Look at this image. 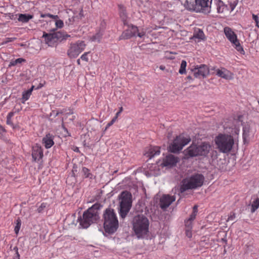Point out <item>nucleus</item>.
<instances>
[{
    "label": "nucleus",
    "instance_id": "obj_1",
    "mask_svg": "<svg viewBox=\"0 0 259 259\" xmlns=\"http://www.w3.org/2000/svg\"><path fill=\"white\" fill-rule=\"evenodd\" d=\"M104 228L109 234L114 233L118 228V221L113 209L107 208L104 213Z\"/></svg>",
    "mask_w": 259,
    "mask_h": 259
},
{
    "label": "nucleus",
    "instance_id": "obj_2",
    "mask_svg": "<svg viewBox=\"0 0 259 259\" xmlns=\"http://www.w3.org/2000/svg\"><path fill=\"white\" fill-rule=\"evenodd\" d=\"M99 204L96 203L84 212L82 217H80L79 220L80 225L82 228H87L97 221L99 219Z\"/></svg>",
    "mask_w": 259,
    "mask_h": 259
},
{
    "label": "nucleus",
    "instance_id": "obj_3",
    "mask_svg": "<svg viewBox=\"0 0 259 259\" xmlns=\"http://www.w3.org/2000/svg\"><path fill=\"white\" fill-rule=\"evenodd\" d=\"M149 221L143 215L135 216L133 220V229L138 238H143L148 232Z\"/></svg>",
    "mask_w": 259,
    "mask_h": 259
},
{
    "label": "nucleus",
    "instance_id": "obj_4",
    "mask_svg": "<svg viewBox=\"0 0 259 259\" xmlns=\"http://www.w3.org/2000/svg\"><path fill=\"white\" fill-rule=\"evenodd\" d=\"M204 177L201 174H196L190 178L184 179L180 187L181 193H184L189 189H194L203 185Z\"/></svg>",
    "mask_w": 259,
    "mask_h": 259
},
{
    "label": "nucleus",
    "instance_id": "obj_5",
    "mask_svg": "<svg viewBox=\"0 0 259 259\" xmlns=\"http://www.w3.org/2000/svg\"><path fill=\"white\" fill-rule=\"evenodd\" d=\"M211 148V145L206 142H203L199 146L192 144L185 150V155L186 156L190 157L197 156H206L209 152Z\"/></svg>",
    "mask_w": 259,
    "mask_h": 259
},
{
    "label": "nucleus",
    "instance_id": "obj_6",
    "mask_svg": "<svg viewBox=\"0 0 259 259\" xmlns=\"http://www.w3.org/2000/svg\"><path fill=\"white\" fill-rule=\"evenodd\" d=\"M215 142L219 150L224 153L230 152L234 143L233 137L225 134H219L215 138Z\"/></svg>",
    "mask_w": 259,
    "mask_h": 259
},
{
    "label": "nucleus",
    "instance_id": "obj_7",
    "mask_svg": "<svg viewBox=\"0 0 259 259\" xmlns=\"http://www.w3.org/2000/svg\"><path fill=\"white\" fill-rule=\"evenodd\" d=\"M120 200L119 213L120 217L124 219L129 212L132 204V195L127 191L121 192L119 196Z\"/></svg>",
    "mask_w": 259,
    "mask_h": 259
},
{
    "label": "nucleus",
    "instance_id": "obj_8",
    "mask_svg": "<svg viewBox=\"0 0 259 259\" xmlns=\"http://www.w3.org/2000/svg\"><path fill=\"white\" fill-rule=\"evenodd\" d=\"M211 4V2H209V0H195V5H191V7L187 8L190 10L206 14L210 12Z\"/></svg>",
    "mask_w": 259,
    "mask_h": 259
},
{
    "label": "nucleus",
    "instance_id": "obj_9",
    "mask_svg": "<svg viewBox=\"0 0 259 259\" xmlns=\"http://www.w3.org/2000/svg\"><path fill=\"white\" fill-rule=\"evenodd\" d=\"M85 46L84 42L81 40L71 43L67 50V56L71 59L76 58L84 50Z\"/></svg>",
    "mask_w": 259,
    "mask_h": 259
},
{
    "label": "nucleus",
    "instance_id": "obj_10",
    "mask_svg": "<svg viewBox=\"0 0 259 259\" xmlns=\"http://www.w3.org/2000/svg\"><path fill=\"white\" fill-rule=\"evenodd\" d=\"M191 141L189 137L185 138L183 136H177L173 143L169 145V150L172 153H177L182 150L184 146L188 144Z\"/></svg>",
    "mask_w": 259,
    "mask_h": 259
},
{
    "label": "nucleus",
    "instance_id": "obj_11",
    "mask_svg": "<svg viewBox=\"0 0 259 259\" xmlns=\"http://www.w3.org/2000/svg\"><path fill=\"white\" fill-rule=\"evenodd\" d=\"M146 32L142 29L140 30L137 26L132 25L128 26V29L124 30L120 35V39H127L133 36H138L142 37L145 35Z\"/></svg>",
    "mask_w": 259,
    "mask_h": 259
},
{
    "label": "nucleus",
    "instance_id": "obj_12",
    "mask_svg": "<svg viewBox=\"0 0 259 259\" xmlns=\"http://www.w3.org/2000/svg\"><path fill=\"white\" fill-rule=\"evenodd\" d=\"M70 35L65 34L64 32L62 31H57L53 33H44L43 37H45L46 43L49 46H54V44L56 42L57 40L59 39H66Z\"/></svg>",
    "mask_w": 259,
    "mask_h": 259
},
{
    "label": "nucleus",
    "instance_id": "obj_13",
    "mask_svg": "<svg viewBox=\"0 0 259 259\" xmlns=\"http://www.w3.org/2000/svg\"><path fill=\"white\" fill-rule=\"evenodd\" d=\"M224 30L226 36L235 46L236 49L241 54H244V51L240 45L237 36L234 31L228 27H225Z\"/></svg>",
    "mask_w": 259,
    "mask_h": 259
},
{
    "label": "nucleus",
    "instance_id": "obj_14",
    "mask_svg": "<svg viewBox=\"0 0 259 259\" xmlns=\"http://www.w3.org/2000/svg\"><path fill=\"white\" fill-rule=\"evenodd\" d=\"M193 72L194 76L196 78H204L209 73V70L207 65L201 64L196 66L193 69H191Z\"/></svg>",
    "mask_w": 259,
    "mask_h": 259
},
{
    "label": "nucleus",
    "instance_id": "obj_15",
    "mask_svg": "<svg viewBox=\"0 0 259 259\" xmlns=\"http://www.w3.org/2000/svg\"><path fill=\"white\" fill-rule=\"evenodd\" d=\"M212 8L215 9L218 13L223 15L227 14L229 11L228 6L222 0H213Z\"/></svg>",
    "mask_w": 259,
    "mask_h": 259
},
{
    "label": "nucleus",
    "instance_id": "obj_16",
    "mask_svg": "<svg viewBox=\"0 0 259 259\" xmlns=\"http://www.w3.org/2000/svg\"><path fill=\"white\" fill-rule=\"evenodd\" d=\"M175 197L169 195H163L160 199V207L164 209L168 207L174 201H175Z\"/></svg>",
    "mask_w": 259,
    "mask_h": 259
},
{
    "label": "nucleus",
    "instance_id": "obj_17",
    "mask_svg": "<svg viewBox=\"0 0 259 259\" xmlns=\"http://www.w3.org/2000/svg\"><path fill=\"white\" fill-rule=\"evenodd\" d=\"M178 161L179 159L177 157L169 154L163 159L162 164L164 166L171 167L175 165Z\"/></svg>",
    "mask_w": 259,
    "mask_h": 259
},
{
    "label": "nucleus",
    "instance_id": "obj_18",
    "mask_svg": "<svg viewBox=\"0 0 259 259\" xmlns=\"http://www.w3.org/2000/svg\"><path fill=\"white\" fill-rule=\"evenodd\" d=\"M32 156L33 159L39 160L43 156V151L41 147L38 144H36L32 148Z\"/></svg>",
    "mask_w": 259,
    "mask_h": 259
},
{
    "label": "nucleus",
    "instance_id": "obj_19",
    "mask_svg": "<svg viewBox=\"0 0 259 259\" xmlns=\"http://www.w3.org/2000/svg\"><path fill=\"white\" fill-rule=\"evenodd\" d=\"M217 75L228 80H231L233 78V74L225 68L222 69L221 70H217Z\"/></svg>",
    "mask_w": 259,
    "mask_h": 259
},
{
    "label": "nucleus",
    "instance_id": "obj_20",
    "mask_svg": "<svg viewBox=\"0 0 259 259\" xmlns=\"http://www.w3.org/2000/svg\"><path fill=\"white\" fill-rule=\"evenodd\" d=\"M160 147L157 146H151L148 149L147 152L145 153L149 158H152L155 155H157L160 154Z\"/></svg>",
    "mask_w": 259,
    "mask_h": 259
},
{
    "label": "nucleus",
    "instance_id": "obj_21",
    "mask_svg": "<svg viewBox=\"0 0 259 259\" xmlns=\"http://www.w3.org/2000/svg\"><path fill=\"white\" fill-rule=\"evenodd\" d=\"M54 136L50 134H47L42 139V143L47 149L51 148L54 144Z\"/></svg>",
    "mask_w": 259,
    "mask_h": 259
},
{
    "label": "nucleus",
    "instance_id": "obj_22",
    "mask_svg": "<svg viewBox=\"0 0 259 259\" xmlns=\"http://www.w3.org/2000/svg\"><path fill=\"white\" fill-rule=\"evenodd\" d=\"M251 138L250 128L248 124H245L243 128V139L244 144L248 143Z\"/></svg>",
    "mask_w": 259,
    "mask_h": 259
},
{
    "label": "nucleus",
    "instance_id": "obj_23",
    "mask_svg": "<svg viewBox=\"0 0 259 259\" xmlns=\"http://www.w3.org/2000/svg\"><path fill=\"white\" fill-rule=\"evenodd\" d=\"M119 13L120 17L124 24V25H127V15L125 8L121 5H119Z\"/></svg>",
    "mask_w": 259,
    "mask_h": 259
},
{
    "label": "nucleus",
    "instance_id": "obj_24",
    "mask_svg": "<svg viewBox=\"0 0 259 259\" xmlns=\"http://www.w3.org/2000/svg\"><path fill=\"white\" fill-rule=\"evenodd\" d=\"M193 37L203 40L205 39V35L201 29L197 28L195 30Z\"/></svg>",
    "mask_w": 259,
    "mask_h": 259
},
{
    "label": "nucleus",
    "instance_id": "obj_25",
    "mask_svg": "<svg viewBox=\"0 0 259 259\" xmlns=\"http://www.w3.org/2000/svg\"><path fill=\"white\" fill-rule=\"evenodd\" d=\"M32 18L33 16L31 15L21 14L19 15L18 20L20 22L26 23Z\"/></svg>",
    "mask_w": 259,
    "mask_h": 259
},
{
    "label": "nucleus",
    "instance_id": "obj_26",
    "mask_svg": "<svg viewBox=\"0 0 259 259\" xmlns=\"http://www.w3.org/2000/svg\"><path fill=\"white\" fill-rule=\"evenodd\" d=\"M26 60L22 58H18L16 60H11L10 64L9 65V67H11L12 66H14L17 65L18 64H21L23 62H25Z\"/></svg>",
    "mask_w": 259,
    "mask_h": 259
},
{
    "label": "nucleus",
    "instance_id": "obj_27",
    "mask_svg": "<svg viewBox=\"0 0 259 259\" xmlns=\"http://www.w3.org/2000/svg\"><path fill=\"white\" fill-rule=\"evenodd\" d=\"M104 28L102 30H100L95 35L92 37L93 41H97L99 42L103 34Z\"/></svg>",
    "mask_w": 259,
    "mask_h": 259
},
{
    "label": "nucleus",
    "instance_id": "obj_28",
    "mask_svg": "<svg viewBox=\"0 0 259 259\" xmlns=\"http://www.w3.org/2000/svg\"><path fill=\"white\" fill-rule=\"evenodd\" d=\"M259 207V198H257L253 201L251 204V212H254Z\"/></svg>",
    "mask_w": 259,
    "mask_h": 259
},
{
    "label": "nucleus",
    "instance_id": "obj_29",
    "mask_svg": "<svg viewBox=\"0 0 259 259\" xmlns=\"http://www.w3.org/2000/svg\"><path fill=\"white\" fill-rule=\"evenodd\" d=\"M187 66V62L185 60H182L180 68L179 69V72L181 74L186 73V67Z\"/></svg>",
    "mask_w": 259,
    "mask_h": 259
},
{
    "label": "nucleus",
    "instance_id": "obj_30",
    "mask_svg": "<svg viewBox=\"0 0 259 259\" xmlns=\"http://www.w3.org/2000/svg\"><path fill=\"white\" fill-rule=\"evenodd\" d=\"M14 113L13 112H10L8 115H7V124L8 125H10L11 126H12L13 128H14V124L13 123V122L12 121V117L13 116Z\"/></svg>",
    "mask_w": 259,
    "mask_h": 259
},
{
    "label": "nucleus",
    "instance_id": "obj_31",
    "mask_svg": "<svg viewBox=\"0 0 259 259\" xmlns=\"http://www.w3.org/2000/svg\"><path fill=\"white\" fill-rule=\"evenodd\" d=\"M33 88V87H32L31 89H30L29 90H28L27 91H26V92H25L23 94L22 97H23V99H24L25 100H27L28 99L29 97H30V96L31 95Z\"/></svg>",
    "mask_w": 259,
    "mask_h": 259
},
{
    "label": "nucleus",
    "instance_id": "obj_32",
    "mask_svg": "<svg viewBox=\"0 0 259 259\" xmlns=\"http://www.w3.org/2000/svg\"><path fill=\"white\" fill-rule=\"evenodd\" d=\"M21 220L19 219H17L16 225L14 229V231L16 234H17L19 232V231L20 227H21Z\"/></svg>",
    "mask_w": 259,
    "mask_h": 259
},
{
    "label": "nucleus",
    "instance_id": "obj_33",
    "mask_svg": "<svg viewBox=\"0 0 259 259\" xmlns=\"http://www.w3.org/2000/svg\"><path fill=\"white\" fill-rule=\"evenodd\" d=\"M192 221H190L188 219L185 221V226L186 227L187 231H190V230L192 229Z\"/></svg>",
    "mask_w": 259,
    "mask_h": 259
},
{
    "label": "nucleus",
    "instance_id": "obj_34",
    "mask_svg": "<svg viewBox=\"0 0 259 259\" xmlns=\"http://www.w3.org/2000/svg\"><path fill=\"white\" fill-rule=\"evenodd\" d=\"M219 235H222L224 237L223 238L219 239L220 240V241H221L223 243L226 244L227 241V239H226V235H227L226 233H225V232H222V233H220Z\"/></svg>",
    "mask_w": 259,
    "mask_h": 259
},
{
    "label": "nucleus",
    "instance_id": "obj_35",
    "mask_svg": "<svg viewBox=\"0 0 259 259\" xmlns=\"http://www.w3.org/2000/svg\"><path fill=\"white\" fill-rule=\"evenodd\" d=\"M117 116H115L106 125L105 131H106L109 126L112 125L116 121L117 119Z\"/></svg>",
    "mask_w": 259,
    "mask_h": 259
},
{
    "label": "nucleus",
    "instance_id": "obj_36",
    "mask_svg": "<svg viewBox=\"0 0 259 259\" xmlns=\"http://www.w3.org/2000/svg\"><path fill=\"white\" fill-rule=\"evenodd\" d=\"M252 19L255 21L256 26L259 27V17L257 15L252 14Z\"/></svg>",
    "mask_w": 259,
    "mask_h": 259
},
{
    "label": "nucleus",
    "instance_id": "obj_37",
    "mask_svg": "<svg viewBox=\"0 0 259 259\" xmlns=\"http://www.w3.org/2000/svg\"><path fill=\"white\" fill-rule=\"evenodd\" d=\"M46 207V204L42 203L37 208V211L39 213L41 212Z\"/></svg>",
    "mask_w": 259,
    "mask_h": 259
},
{
    "label": "nucleus",
    "instance_id": "obj_38",
    "mask_svg": "<svg viewBox=\"0 0 259 259\" xmlns=\"http://www.w3.org/2000/svg\"><path fill=\"white\" fill-rule=\"evenodd\" d=\"M82 171L83 173V174L85 176V177H89L90 174L89 172V169L88 168L84 167L82 168Z\"/></svg>",
    "mask_w": 259,
    "mask_h": 259
},
{
    "label": "nucleus",
    "instance_id": "obj_39",
    "mask_svg": "<svg viewBox=\"0 0 259 259\" xmlns=\"http://www.w3.org/2000/svg\"><path fill=\"white\" fill-rule=\"evenodd\" d=\"M63 22L61 20H57L56 22V25L58 28H62L63 26Z\"/></svg>",
    "mask_w": 259,
    "mask_h": 259
},
{
    "label": "nucleus",
    "instance_id": "obj_40",
    "mask_svg": "<svg viewBox=\"0 0 259 259\" xmlns=\"http://www.w3.org/2000/svg\"><path fill=\"white\" fill-rule=\"evenodd\" d=\"M89 53V52H85L84 53L83 55H81L80 58L82 60H84L86 62H88L89 59H88V58L87 57L88 54Z\"/></svg>",
    "mask_w": 259,
    "mask_h": 259
},
{
    "label": "nucleus",
    "instance_id": "obj_41",
    "mask_svg": "<svg viewBox=\"0 0 259 259\" xmlns=\"http://www.w3.org/2000/svg\"><path fill=\"white\" fill-rule=\"evenodd\" d=\"M235 219V214L234 213H231L230 214V215L229 216L228 219H227V222H229V221H234Z\"/></svg>",
    "mask_w": 259,
    "mask_h": 259
},
{
    "label": "nucleus",
    "instance_id": "obj_42",
    "mask_svg": "<svg viewBox=\"0 0 259 259\" xmlns=\"http://www.w3.org/2000/svg\"><path fill=\"white\" fill-rule=\"evenodd\" d=\"M16 38L13 37V38H6V40L4 41L2 43V45H4L5 44H7L9 42H11L12 41H13L14 40H15Z\"/></svg>",
    "mask_w": 259,
    "mask_h": 259
},
{
    "label": "nucleus",
    "instance_id": "obj_43",
    "mask_svg": "<svg viewBox=\"0 0 259 259\" xmlns=\"http://www.w3.org/2000/svg\"><path fill=\"white\" fill-rule=\"evenodd\" d=\"M196 214H197V213L192 212V214L190 215V218L188 219V220L193 221L195 219Z\"/></svg>",
    "mask_w": 259,
    "mask_h": 259
},
{
    "label": "nucleus",
    "instance_id": "obj_44",
    "mask_svg": "<svg viewBox=\"0 0 259 259\" xmlns=\"http://www.w3.org/2000/svg\"><path fill=\"white\" fill-rule=\"evenodd\" d=\"M47 17H49L54 19H57L58 18V16L57 15H53L50 14H47Z\"/></svg>",
    "mask_w": 259,
    "mask_h": 259
},
{
    "label": "nucleus",
    "instance_id": "obj_45",
    "mask_svg": "<svg viewBox=\"0 0 259 259\" xmlns=\"http://www.w3.org/2000/svg\"><path fill=\"white\" fill-rule=\"evenodd\" d=\"M191 5H193V4H191V3H189L188 1H186L185 4V7H186V8L188 10H190L189 9H188L187 7H191Z\"/></svg>",
    "mask_w": 259,
    "mask_h": 259
},
{
    "label": "nucleus",
    "instance_id": "obj_46",
    "mask_svg": "<svg viewBox=\"0 0 259 259\" xmlns=\"http://www.w3.org/2000/svg\"><path fill=\"white\" fill-rule=\"evenodd\" d=\"M6 132L5 128L0 124V135H2L3 133Z\"/></svg>",
    "mask_w": 259,
    "mask_h": 259
},
{
    "label": "nucleus",
    "instance_id": "obj_47",
    "mask_svg": "<svg viewBox=\"0 0 259 259\" xmlns=\"http://www.w3.org/2000/svg\"><path fill=\"white\" fill-rule=\"evenodd\" d=\"M197 208H198L197 205H194L193 208V212L197 213V212H198Z\"/></svg>",
    "mask_w": 259,
    "mask_h": 259
},
{
    "label": "nucleus",
    "instance_id": "obj_48",
    "mask_svg": "<svg viewBox=\"0 0 259 259\" xmlns=\"http://www.w3.org/2000/svg\"><path fill=\"white\" fill-rule=\"evenodd\" d=\"M122 110H123L122 107H120L119 111L118 112H117L116 114V116H117V118L118 117L119 115L120 114V113L122 111Z\"/></svg>",
    "mask_w": 259,
    "mask_h": 259
},
{
    "label": "nucleus",
    "instance_id": "obj_49",
    "mask_svg": "<svg viewBox=\"0 0 259 259\" xmlns=\"http://www.w3.org/2000/svg\"><path fill=\"white\" fill-rule=\"evenodd\" d=\"M64 112H65V111H64V110L63 109V110H61L60 111H58V112L56 113V115H56V116H57V115H58L59 114H63V113H64Z\"/></svg>",
    "mask_w": 259,
    "mask_h": 259
},
{
    "label": "nucleus",
    "instance_id": "obj_50",
    "mask_svg": "<svg viewBox=\"0 0 259 259\" xmlns=\"http://www.w3.org/2000/svg\"><path fill=\"white\" fill-rule=\"evenodd\" d=\"M189 231H187V230H186V235L188 237H191V234L190 233H189Z\"/></svg>",
    "mask_w": 259,
    "mask_h": 259
},
{
    "label": "nucleus",
    "instance_id": "obj_51",
    "mask_svg": "<svg viewBox=\"0 0 259 259\" xmlns=\"http://www.w3.org/2000/svg\"><path fill=\"white\" fill-rule=\"evenodd\" d=\"M159 68H160V69L163 70L165 69V66H164L163 65H161V66H160Z\"/></svg>",
    "mask_w": 259,
    "mask_h": 259
},
{
    "label": "nucleus",
    "instance_id": "obj_52",
    "mask_svg": "<svg viewBox=\"0 0 259 259\" xmlns=\"http://www.w3.org/2000/svg\"><path fill=\"white\" fill-rule=\"evenodd\" d=\"M187 78L188 79H189V80H191V79H192V76H190V75L188 76L187 77Z\"/></svg>",
    "mask_w": 259,
    "mask_h": 259
},
{
    "label": "nucleus",
    "instance_id": "obj_53",
    "mask_svg": "<svg viewBox=\"0 0 259 259\" xmlns=\"http://www.w3.org/2000/svg\"><path fill=\"white\" fill-rule=\"evenodd\" d=\"M77 63L78 65H80V59L77 60Z\"/></svg>",
    "mask_w": 259,
    "mask_h": 259
},
{
    "label": "nucleus",
    "instance_id": "obj_54",
    "mask_svg": "<svg viewBox=\"0 0 259 259\" xmlns=\"http://www.w3.org/2000/svg\"><path fill=\"white\" fill-rule=\"evenodd\" d=\"M46 16H47V14H41V17H42V18H45Z\"/></svg>",
    "mask_w": 259,
    "mask_h": 259
},
{
    "label": "nucleus",
    "instance_id": "obj_55",
    "mask_svg": "<svg viewBox=\"0 0 259 259\" xmlns=\"http://www.w3.org/2000/svg\"><path fill=\"white\" fill-rule=\"evenodd\" d=\"M72 113H73V112L72 111V110H69V112L67 113L66 114H72Z\"/></svg>",
    "mask_w": 259,
    "mask_h": 259
},
{
    "label": "nucleus",
    "instance_id": "obj_56",
    "mask_svg": "<svg viewBox=\"0 0 259 259\" xmlns=\"http://www.w3.org/2000/svg\"><path fill=\"white\" fill-rule=\"evenodd\" d=\"M230 7H231V11H233L234 9V7L232 5H230Z\"/></svg>",
    "mask_w": 259,
    "mask_h": 259
},
{
    "label": "nucleus",
    "instance_id": "obj_57",
    "mask_svg": "<svg viewBox=\"0 0 259 259\" xmlns=\"http://www.w3.org/2000/svg\"><path fill=\"white\" fill-rule=\"evenodd\" d=\"M75 151H76V152H78L79 151V149L78 148H76L75 150H74Z\"/></svg>",
    "mask_w": 259,
    "mask_h": 259
},
{
    "label": "nucleus",
    "instance_id": "obj_58",
    "mask_svg": "<svg viewBox=\"0 0 259 259\" xmlns=\"http://www.w3.org/2000/svg\"><path fill=\"white\" fill-rule=\"evenodd\" d=\"M203 240H201V245H203Z\"/></svg>",
    "mask_w": 259,
    "mask_h": 259
},
{
    "label": "nucleus",
    "instance_id": "obj_59",
    "mask_svg": "<svg viewBox=\"0 0 259 259\" xmlns=\"http://www.w3.org/2000/svg\"><path fill=\"white\" fill-rule=\"evenodd\" d=\"M101 25L103 26V27H104V25H105V24H104H104H102H102H101Z\"/></svg>",
    "mask_w": 259,
    "mask_h": 259
},
{
    "label": "nucleus",
    "instance_id": "obj_60",
    "mask_svg": "<svg viewBox=\"0 0 259 259\" xmlns=\"http://www.w3.org/2000/svg\"><path fill=\"white\" fill-rule=\"evenodd\" d=\"M65 130L66 131L67 133H68V131L66 128H65Z\"/></svg>",
    "mask_w": 259,
    "mask_h": 259
},
{
    "label": "nucleus",
    "instance_id": "obj_61",
    "mask_svg": "<svg viewBox=\"0 0 259 259\" xmlns=\"http://www.w3.org/2000/svg\"><path fill=\"white\" fill-rule=\"evenodd\" d=\"M258 105H259V100L258 101Z\"/></svg>",
    "mask_w": 259,
    "mask_h": 259
}]
</instances>
